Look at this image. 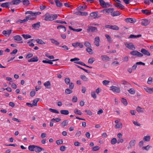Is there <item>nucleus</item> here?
<instances>
[{
    "label": "nucleus",
    "mask_w": 153,
    "mask_h": 153,
    "mask_svg": "<svg viewBox=\"0 0 153 153\" xmlns=\"http://www.w3.org/2000/svg\"><path fill=\"white\" fill-rule=\"evenodd\" d=\"M94 60L93 57L90 58L88 60V63L91 64L94 61Z\"/></svg>",
    "instance_id": "nucleus-56"
},
{
    "label": "nucleus",
    "mask_w": 153,
    "mask_h": 153,
    "mask_svg": "<svg viewBox=\"0 0 153 153\" xmlns=\"http://www.w3.org/2000/svg\"><path fill=\"white\" fill-rule=\"evenodd\" d=\"M116 4L115 5V7H119V8H120L121 10H123L124 8V6L120 3H119V5H117L116 4Z\"/></svg>",
    "instance_id": "nucleus-37"
},
{
    "label": "nucleus",
    "mask_w": 153,
    "mask_h": 153,
    "mask_svg": "<svg viewBox=\"0 0 153 153\" xmlns=\"http://www.w3.org/2000/svg\"><path fill=\"white\" fill-rule=\"evenodd\" d=\"M143 140L145 141H149L150 140V138L149 135L145 136L143 138Z\"/></svg>",
    "instance_id": "nucleus-42"
},
{
    "label": "nucleus",
    "mask_w": 153,
    "mask_h": 153,
    "mask_svg": "<svg viewBox=\"0 0 153 153\" xmlns=\"http://www.w3.org/2000/svg\"><path fill=\"white\" fill-rule=\"evenodd\" d=\"M130 53L133 56H136L138 57H141L143 56V54L136 50L132 51Z\"/></svg>",
    "instance_id": "nucleus-2"
},
{
    "label": "nucleus",
    "mask_w": 153,
    "mask_h": 153,
    "mask_svg": "<svg viewBox=\"0 0 153 153\" xmlns=\"http://www.w3.org/2000/svg\"><path fill=\"white\" fill-rule=\"evenodd\" d=\"M99 1L101 6L104 7H107L106 3L103 0H99Z\"/></svg>",
    "instance_id": "nucleus-24"
},
{
    "label": "nucleus",
    "mask_w": 153,
    "mask_h": 153,
    "mask_svg": "<svg viewBox=\"0 0 153 153\" xmlns=\"http://www.w3.org/2000/svg\"><path fill=\"white\" fill-rule=\"evenodd\" d=\"M68 123V121L67 120H65L63 121L61 123L62 126H65L67 125Z\"/></svg>",
    "instance_id": "nucleus-50"
},
{
    "label": "nucleus",
    "mask_w": 153,
    "mask_h": 153,
    "mask_svg": "<svg viewBox=\"0 0 153 153\" xmlns=\"http://www.w3.org/2000/svg\"><path fill=\"white\" fill-rule=\"evenodd\" d=\"M49 111L53 113H56L57 114L59 113V111L56 109L50 108L49 109Z\"/></svg>",
    "instance_id": "nucleus-47"
},
{
    "label": "nucleus",
    "mask_w": 153,
    "mask_h": 153,
    "mask_svg": "<svg viewBox=\"0 0 153 153\" xmlns=\"http://www.w3.org/2000/svg\"><path fill=\"white\" fill-rule=\"evenodd\" d=\"M51 42L55 45H59V43L56 40L53 39H51Z\"/></svg>",
    "instance_id": "nucleus-40"
},
{
    "label": "nucleus",
    "mask_w": 153,
    "mask_h": 153,
    "mask_svg": "<svg viewBox=\"0 0 153 153\" xmlns=\"http://www.w3.org/2000/svg\"><path fill=\"white\" fill-rule=\"evenodd\" d=\"M40 22H38L32 25V27L34 29L36 30L37 28H39L40 26Z\"/></svg>",
    "instance_id": "nucleus-15"
},
{
    "label": "nucleus",
    "mask_w": 153,
    "mask_h": 153,
    "mask_svg": "<svg viewBox=\"0 0 153 153\" xmlns=\"http://www.w3.org/2000/svg\"><path fill=\"white\" fill-rule=\"evenodd\" d=\"M95 30L97 31V28L96 27L93 26H89L87 29V31L89 33L90 32H94Z\"/></svg>",
    "instance_id": "nucleus-5"
},
{
    "label": "nucleus",
    "mask_w": 153,
    "mask_h": 153,
    "mask_svg": "<svg viewBox=\"0 0 153 153\" xmlns=\"http://www.w3.org/2000/svg\"><path fill=\"white\" fill-rule=\"evenodd\" d=\"M55 2L57 7H61L63 6V4L60 2L59 1L55 0Z\"/></svg>",
    "instance_id": "nucleus-30"
},
{
    "label": "nucleus",
    "mask_w": 153,
    "mask_h": 153,
    "mask_svg": "<svg viewBox=\"0 0 153 153\" xmlns=\"http://www.w3.org/2000/svg\"><path fill=\"white\" fill-rule=\"evenodd\" d=\"M100 38L99 37H96L95 38L94 42L95 45L97 46H99V45Z\"/></svg>",
    "instance_id": "nucleus-23"
},
{
    "label": "nucleus",
    "mask_w": 153,
    "mask_h": 153,
    "mask_svg": "<svg viewBox=\"0 0 153 153\" xmlns=\"http://www.w3.org/2000/svg\"><path fill=\"white\" fill-rule=\"evenodd\" d=\"M149 22L147 19H143L141 22V24L144 26H147L149 24Z\"/></svg>",
    "instance_id": "nucleus-10"
},
{
    "label": "nucleus",
    "mask_w": 153,
    "mask_h": 153,
    "mask_svg": "<svg viewBox=\"0 0 153 153\" xmlns=\"http://www.w3.org/2000/svg\"><path fill=\"white\" fill-rule=\"evenodd\" d=\"M136 144V141L135 140H131L129 143V146H128V148L129 149L131 148H132Z\"/></svg>",
    "instance_id": "nucleus-13"
},
{
    "label": "nucleus",
    "mask_w": 153,
    "mask_h": 153,
    "mask_svg": "<svg viewBox=\"0 0 153 153\" xmlns=\"http://www.w3.org/2000/svg\"><path fill=\"white\" fill-rule=\"evenodd\" d=\"M24 5L28 6L30 4V3L29 0H23L21 1Z\"/></svg>",
    "instance_id": "nucleus-34"
},
{
    "label": "nucleus",
    "mask_w": 153,
    "mask_h": 153,
    "mask_svg": "<svg viewBox=\"0 0 153 153\" xmlns=\"http://www.w3.org/2000/svg\"><path fill=\"white\" fill-rule=\"evenodd\" d=\"M58 14H51L47 13L44 15L45 20L46 21H51L57 18Z\"/></svg>",
    "instance_id": "nucleus-1"
},
{
    "label": "nucleus",
    "mask_w": 153,
    "mask_h": 153,
    "mask_svg": "<svg viewBox=\"0 0 153 153\" xmlns=\"http://www.w3.org/2000/svg\"><path fill=\"white\" fill-rule=\"evenodd\" d=\"M153 78L151 77H149L148 81L147 83L148 84H151Z\"/></svg>",
    "instance_id": "nucleus-57"
},
{
    "label": "nucleus",
    "mask_w": 153,
    "mask_h": 153,
    "mask_svg": "<svg viewBox=\"0 0 153 153\" xmlns=\"http://www.w3.org/2000/svg\"><path fill=\"white\" fill-rule=\"evenodd\" d=\"M125 45L127 48L130 50H134L136 49L135 46L132 42H130L129 43H125Z\"/></svg>",
    "instance_id": "nucleus-3"
},
{
    "label": "nucleus",
    "mask_w": 153,
    "mask_h": 153,
    "mask_svg": "<svg viewBox=\"0 0 153 153\" xmlns=\"http://www.w3.org/2000/svg\"><path fill=\"white\" fill-rule=\"evenodd\" d=\"M39 98H36L33 101V106H37V102L39 101Z\"/></svg>",
    "instance_id": "nucleus-35"
},
{
    "label": "nucleus",
    "mask_w": 153,
    "mask_h": 153,
    "mask_svg": "<svg viewBox=\"0 0 153 153\" xmlns=\"http://www.w3.org/2000/svg\"><path fill=\"white\" fill-rule=\"evenodd\" d=\"M114 9L113 8H109L108 9H105L102 10V11H105L106 13H109L111 12L112 11H114Z\"/></svg>",
    "instance_id": "nucleus-27"
},
{
    "label": "nucleus",
    "mask_w": 153,
    "mask_h": 153,
    "mask_svg": "<svg viewBox=\"0 0 153 153\" xmlns=\"http://www.w3.org/2000/svg\"><path fill=\"white\" fill-rule=\"evenodd\" d=\"M22 36L25 39H27L29 38H30L31 37V36L29 34L25 35V34H23L22 35Z\"/></svg>",
    "instance_id": "nucleus-44"
},
{
    "label": "nucleus",
    "mask_w": 153,
    "mask_h": 153,
    "mask_svg": "<svg viewBox=\"0 0 153 153\" xmlns=\"http://www.w3.org/2000/svg\"><path fill=\"white\" fill-rule=\"evenodd\" d=\"M27 18H26V17L23 20L19 19L16 22V23H18L19 22L20 23H23L24 22H27Z\"/></svg>",
    "instance_id": "nucleus-32"
},
{
    "label": "nucleus",
    "mask_w": 153,
    "mask_h": 153,
    "mask_svg": "<svg viewBox=\"0 0 153 153\" xmlns=\"http://www.w3.org/2000/svg\"><path fill=\"white\" fill-rule=\"evenodd\" d=\"M10 2H6L1 4L0 5V6L3 7L9 8L10 7Z\"/></svg>",
    "instance_id": "nucleus-11"
},
{
    "label": "nucleus",
    "mask_w": 153,
    "mask_h": 153,
    "mask_svg": "<svg viewBox=\"0 0 153 153\" xmlns=\"http://www.w3.org/2000/svg\"><path fill=\"white\" fill-rule=\"evenodd\" d=\"M102 59L104 62H106L109 61L110 58L107 55H102L101 56Z\"/></svg>",
    "instance_id": "nucleus-17"
},
{
    "label": "nucleus",
    "mask_w": 153,
    "mask_h": 153,
    "mask_svg": "<svg viewBox=\"0 0 153 153\" xmlns=\"http://www.w3.org/2000/svg\"><path fill=\"white\" fill-rule=\"evenodd\" d=\"M91 96L92 97L95 99L97 98V95L96 94L95 92L94 91H93L91 92Z\"/></svg>",
    "instance_id": "nucleus-58"
},
{
    "label": "nucleus",
    "mask_w": 153,
    "mask_h": 153,
    "mask_svg": "<svg viewBox=\"0 0 153 153\" xmlns=\"http://www.w3.org/2000/svg\"><path fill=\"white\" fill-rule=\"evenodd\" d=\"M57 28L58 29H62V30H61V31H62L65 32L66 30V27L62 25H59L58 26Z\"/></svg>",
    "instance_id": "nucleus-20"
},
{
    "label": "nucleus",
    "mask_w": 153,
    "mask_h": 153,
    "mask_svg": "<svg viewBox=\"0 0 153 153\" xmlns=\"http://www.w3.org/2000/svg\"><path fill=\"white\" fill-rule=\"evenodd\" d=\"M12 30L10 29L7 30H4L2 32V33L6 36H8L11 33Z\"/></svg>",
    "instance_id": "nucleus-8"
},
{
    "label": "nucleus",
    "mask_w": 153,
    "mask_h": 153,
    "mask_svg": "<svg viewBox=\"0 0 153 153\" xmlns=\"http://www.w3.org/2000/svg\"><path fill=\"white\" fill-rule=\"evenodd\" d=\"M33 56V54L32 53H30L28 54L25 56L26 59H28L32 57Z\"/></svg>",
    "instance_id": "nucleus-52"
},
{
    "label": "nucleus",
    "mask_w": 153,
    "mask_h": 153,
    "mask_svg": "<svg viewBox=\"0 0 153 153\" xmlns=\"http://www.w3.org/2000/svg\"><path fill=\"white\" fill-rule=\"evenodd\" d=\"M80 78L84 81H86L88 80V78L85 75H82L80 76Z\"/></svg>",
    "instance_id": "nucleus-39"
},
{
    "label": "nucleus",
    "mask_w": 153,
    "mask_h": 153,
    "mask_svg": "<svg viewBox=\"0 0 153 153\" xmlns=\"http://www.w3.org/2000/svg\"><path fill=\"white\" fill-rule=\"evenodd\" d=\"M60 113L61 114L65 115H67L69 113V111L68 110H61L60 111Z\"/></svg>",
    "instance_id": "nucleus-31"
},
{
    "label": "nucleus",
    "mask_w": 153,
    "mask_h": 153,
    "mask_svg": "<svg viewBox=\"0 0 153 153\" xmlns=\"http://www.w3.org/2000/svg\"><path fill=\"white\" fill-rule=\"evenodd\" d=\"M26 18H27V20H34L36 18V16H32L31 15H29L26 16Z\"/></svg>",
    "instance_id": "nucleus-26"
},
{
    "label": "nucleus",
    "mask_w": 153,
    "mask_h": 153,
    "mask_svg": "<svg viewBox=\"0 0 153 153\" xmlns=\"http://www.w3.org/2000/svg\"><path fill=\"white\" fill-rule=\"evenodd\" d=\"M117 143V139L115 138H113L111 140V143L112 145H114Z\"/></svg>",
    "instance_id": "nucleus-49"
},
{
    "label": "nucleus",
    "mask_w": 153,
    "mask_h": 153,
    "mask_svg": "<svg viewBox=\"0 0 153 153\" xmlns=\"http://www.w3.org/2000/svg\"><path fill=\"white\" fill-rule=\"evenodd\" d=\"M60 47H62L63 48V50L65 51H66L69 50L68 47L65 45H64L63 46H60Z\"/></svg>",
    "instance_id": "nucleus-62"
},
{
    "label": "nucleus",
    "mask_w": 153,
    "mask_h": 153,
    "mask_svg": "<svg viewBox=\"0 0 153 153\" xmlns=\"http://www.w3.org/2000/svg\"><path fill=\"white\" fill-rule=\"evenodd\" d=\"M46 60H43L42 61V62L44 63H48L51 65L53 64V60H49L47 59H46Z\"/></svg>",
    "instance_id": "nucleus-25"
},
{
    "label": "nucleus",
    "mask_w": 153,
    "mask_h": 153,
    "mask_svg": "<svg viewBox=\"0 0 153 153\" xmlns=\"http://www.w3.org/2000/svg\"><path fill=\"white\" fill-rule=\"evenodd\" d=\"M111 29L114 30H118L119 29V27L116 25H112L111 26Z\"/></svg>",
    "instance_id": "nucleus-43"
},
{
    "label": "nucleus",
    "mask_w": 153,
    "mask_h": 153,
    "mask_svg": "<svg viewBox=\"0 0 153 153\" xmlns=\"http://www.w3.org/2000/svg\"><path fill=\"white\" fill-rule=\"evenodd\" d=\"M110 88L111 89H110V90H112L114 92L117 93H119L120 92V88L119 87L112 85Z\"/></svg>",
    "instance_id": "nucleus-4"
},
{
    "label": "nucleus",
    "mask_w": 153,
    "mask_h": 153,
    "mask_svg": "<svg viewBox=\"0 0 153 153\" xmlns=\"http://www.w3.org/2000/svg\"><path fill=\"white\" fill-rule=\"evenodd\" d=\"M36 42L38 44L41 45L45 44V42H44L41 39H36Z\"/></svg>",
    "instance_id": "nucleus-41"
},
{
    "label": "nucleus",
    "mask_w": 153,
    "mask_h": 153,
    "mask_svg": "<svg viewBox=\"0 0 153 153\" xmlns=\"http://www.w3.org/2000/svg\"><path fill=\"white\" fill-rule=\"evenodd\" d=\"M123 125L122 123H120L116 124L115 126V128H120L122 127Z\"/></svg>",
    "instance_id": "nucleus-46"
},
{
    "label": "nucleus",
    "mask_w": 153,
    "mask_h": 153,
    "mask_svg": "<svg viewBox=\"0 0 153 153\" xmlns=\"http://www.w3.org/2000/svg\"><path fill=\"white\" fill-rule=\"evenodd\" d=\"M74 63H76V64H79V65H82L85 66V67H86V65L84 63H83V62H80V61H79V62H74Z\"/></svg>",
    "instance_id": "nucleus-55"
},
{
    "label": "nucleus",
    "mask_w": 153,
    "mask_h": 153,
    "mask_svg": "<svg viewBox=\"0 0 153 153\" xmlns=\"http://www.w3.org/2000/svg\"><path fill=\"white\" fill-rule=\"evenodd\" d=\"M141 52L143 53V54L145 55L148 56L150 55V53L149 52L144 48H142L141 50Z\"/></svg>",
    "instance_id": "nucleus-12"
},
{
    "label": "nucleus",
    "mask_w": 153,
    "mask_h": 153,
    "mask_svg": "<svg viewBox=\"0 0 153 153\" xmlns=\"http://www.w3.org/2000/svg\"><path fill=\"white\" fill-rule=\"evenodd\" d=\"M39 60V59L37 56H34L28 60V62H37Z\"/></svg>",
    "instance_id": "nucleus-7"
},
{
    "label": "nucleus",
    "mask_w": 153,
    "mask_h": 153,
    "mask_svg": "<svg viewBox=\"0 0 153 153\" xmlns=\"http://www.w3.org/2000/svg\"><path fill=\"white\" fill-rule=\"evenodd\" d=\"M144 89L149 94H151L152 93L151 91V88L147 87L146 88H144Z\"/></svg>",
    "instance_id": "nucleus-54"
},
{
    "label": "nucleus",
    "mask_w": 153,
    "mask_h": 153,
    "mask_svg": "<svg viewBox=\"0 0 153 153\" xmlns=\"http://www.w3.org/2000/svg\"><path fill=\"white\" fill-rule=\"evenodd\" d=\"M125 21L127 23L129 22L131 23H135L136 20L135 19H133L132 18H127L125 19Z\"/></svg>",
    "instance_id": "nucleus-6"
},
{
    "label": "nucleus",
    "mask_w": 153,
    "mask_h": 153,
    "mask_svg": "<svg viewBox=\"0 0 153 153\" xmlns=\"http://www.w3.org/2000/svg\"><path fill=\"white\" fill-rule=\"evenodd\" d=\"M86 50L90 54H92L93 53L92 52V51H93L92 49L90 47H87L86 49Z\"/></svg>",
    "instance_id": "nucleus-53"
},
{
    "label": "nucleus",
    "mask_w": 153,
    "mask_h": 153,
    "mask_svg": "<svg viewBox=\"0 0 153 153\" xmlns=\"http://www.w3.org/2000/svg\"><path fill=\"white\" fill-rule=\"evenodd\" d=\"M141 11L143 13L147 15H149L152 13L151 11H149L147 9L142 10Z\"/></svg>",
    "instance_id": "nucleus-14"
},
{
    "label": "nucleus",
    "mask_w": 153,
    "mask_h": 153,
    "mask_svg": "<svg viewBox=\"0 0 153 153\" xmlns=\"http://www.w3.org/2000/svg\"><path fill=\"white\" fill-rule=\"evenodd\" d=\"M121 101L124 105L126 106L127 105L128 102L126 99L124 98H122Z\"/></svg>",
    "instance_id": "nucleus-38"
},
{
    "label": "nucleus",
    "mask_w": 153,
    "mask_h": 153,
    "mask_svg": "<svg viewBox=\"0 0 153 153\" xmlns=\"http://www.w3.org/2000/svg\"><path fill=\"white\" fill-rule=\"evenodd\" d=\"M36 146L34 145H30L28 147V149L31 151H34L35 150Z\"/></svg>",
    "instance_id": "nucleus-28"
},
{
    "label": "nucleus",
    "mask_w": 153,
    "mask_h": 153,
    "mask_svg": "<svg viewBox=\"0 0 153 153\" xmlns=\"http://www.w3.org/2000/svg\"><path fill=\"white\" fill-rule=\"evenodd\" d=\"M100 147L98 146H96L92 148V150L94 151H97L99 150Z\"/></svg>",
    "instance_id": "nucleus-60"
},
{
    "label": "nucleus",
    "mask_w": 153,
    "mask_h": 153,
    "mask_svg": "<svg viewBox=\"0 0 153 153\" xmlns=\"http://www.w3.org/2000/svg\"><path fill=\"white\" fill-rule=\"evenodd\" d=\"M85 112L87 113V114L89 115H92V113L91 111L89 110H85Z\"/></svg>",
    "instance_id": "nucleus-64"
},
{
    "label": "nucleus",
    "mask_w": 153,
    "mask_h": 153,
    "mask_svg": "<svg viewBox=\"0 0 153 153\" xmlns=\"http://www.w3.org/2000/svg\"><path fill=\"white\" fill-rule=\"evenodd\" d=\"M128 91L131 94H134L135 93V91L133 88H131Z\"/></svg>",
    "instance_id": "nucleus-48"
},
{
    "label": "nucleus",
    "mask_w": 153,
    "mask_h": 153,
    "mask_svg": "<svg viewBox=\"0 0 153 153\" xmlns=\"http://www.w3.org/2000/svg\"><path fill=\"white\" fill-rule=\"evenodd\" d=\"M111 15L113 16H119L120 15V13L118 11H112L111 12Z\"/></svg>",
    "instance_id": "nucleus-22"
},
{
    "label": "nucleus",
    "mask_w": 153,
    "mask_h": 153,
    "mask_svg": "<svg viewBox=\"0 0 153 153\" xmlns=\"http://www.w3.org/2000/svg\"><path fill=\"white\" fill-rule=\"evenodd\" d=\"M150 147H152V146H150L149 145H148L146 146L143 147L142 149L143 150L145 149L146 151H148Z\"/></svg>",
    "instance_id": "nucleus-61"
},
{
    "label": "nucleus",
    "mask_w": 153,
    "mask_h": 153,
    "mask_svg": "<svg viewBox=\"0 0 153 153\" xmlns=\"http://www.w3.org/2000/svg\"><path fill=\"white\" fill-rule=\"evenodd\" d=\"M73 92V91L68 88H67L65 90V93L67 94H70Z\"/></svg>",
    "instance_id": "nucleus-51"
},
{
    "label": "nucleus",
    "mask_w": 153,
    "mask_h": 153,
    "mask_svg": "<svg viewBox=\"0 0 153 153\" xmlns=\"http://www.w3.org/2000/svg\"><path fill=\"white\" fill-rule=\"evenodd\" d=\"M44 85L48 88H50V87H48L49 86H50L51 85L50 82L49 81H47V82L44 83Z\"/></svg>",
    "instance_id": "nucleus-33"
},
{
    "label": "nucleus",
    "mask_w": 153,
    "mask_h": 153,
    "mask_svg": "<svg viewBox=\"0 0 153 153\" xmlns=\"http://www.w3.org/2000/svg\"><path fill=\"white\" fill-rule=\"evenodd\" d=\"M77 15H80L82 16H86L88 14V13L86 12H76L75 13Z\"/></svg>",
    "instance_id": "nucleus-21"
},
{
    "label": "nucleus",
    "mask_w": 153,
    "mask_h": 153,
    "mask_svg": "<svg viewBox=\"0 0 153 153\" xmlns=\"http://www.w3.org/2000/svg\"><path fill=\"white\" fill-rule=\"evenodd\" d=\"M137 111L139 112H143V108L139 106H138L136 109Z\"/></svg>",
    "instance_id": "nucleus-45"
},
{
    "label": "nucleus",
    "mask_w": 153,
    "mask_h": 153,
    "mask_svg": "<svg viewBox=\"0 0 153 153\" xmlns=\"http://www.w3.org/2000/svg\"><path fill=\"white\" fill-rule=\"evenodd\" d=\"M63 143V140L62 139L57 140L56 142V144L58 145L62 144Z\"/></svg>",
    "instance_id": "nucleus-59"
},
{
    "label": "nucleus",
    "mask_w": 153,
    "mask_h": 153,
    "mask_svg": "<svg viewBox=\"0 0 153 153\" xmlns=\"http://www.w3.org/2000/svg\"><path fill=\"white\" fill-rule=\"evenodd\" d=\"M14 39L18 41H20L22 40V38L20 35H16L13 37Z\"/></svg>",
    "instance_id": "nucleus-29"
},
{
    "label": "nucleus",
    "mask_w": 153,
    "mask_h": 153,
    "mask_svg": "<svg viewBox=\"0 0 153 153\" xmlns=\"http://www.w3.org/2000/svg\"><path fill=\"white\" fill-rule=\"evenodd\" d=\"M74 113L76 114L79 115H81L82 114V113L81 112V111L79 110L78 109L76 108L74 111Z\"/></svg>",
    "instance_id": "nucleus-36"
},
{
    "label": "nucleus",
    "mask_w": 153,
    "mask_h": 153,
    "mask_svg": "<svg viewBox=\"0 0 153 153\" xmlns=\"http://www.w3.org/2000/svg\"><path fill=\"white\" fill-rule=\"evenodd\" d=\"M84 45L85 46L87 47H91V44L89 42L87 41H86L84 43Z\"/></svg>",
    "instance_id": "nucleus-63"
},
{
    "label": "nucleus",
    "mask_w": 153,
    "mask_h": 153,
    "mask_svg": "<svg viewBox=\"0 0 153 153\" xmlns=\"http://www.w3.org/2000/svg\"><path fill=\"white\" fill-rule=\"evenodd\" d=\"M21 2H22V1L21 0H13L10 1V4L18 5Z\"/></svg>",
    "instance_id": "nucleus-9"
},
{
    "label": "nucleus",
    "mask_w": 153,
    "mask_h": 153,
    "mask_svg": "<svg viewBox=\"0 0 153 153\" xmlns=\"http://www.w3.org/2000/svg\"><path fill=\"white\" fill-rule=\"evenodd\" d=\"M87 6H80L78 7L76 9L78 11V12H81L80 10L83 11L84 10L86 9Z\"/></svg>",
    "instance_id": "nucleus-18"
},
{
    "label": "nucleus",
    "mask_w": 153,
    "mask_h": 153,
    "mask_svg": "<svg viewBox=\"0 0 153 153\" xmlns=\"http://www.w3.org/2000/svg\"><path fill=\"white\" fill-rule=\"evenodd\" d=\"M98 14V12H92L90 13V16L93 17L94 19L97 18V16Z\"/></svg>",
    "instance_id": "nucleus-19"
},
{
    "label": "nucleus",
    "mask_w": 153,
    "mask_h": 153,
    "mask_svg": "<svg viewBox=\"0 0 153 153\" xmlns=\"http://www.w3.org/2000/svg\"><path fill=\"white\" fill-rule=\"evenodd\" d=\"M42 150L44 151V149L39 146H36L35 150L36 152L37 153H39Z\"/></svg>",
    "instance_id": "nucleus-16"
}]
</instances>
